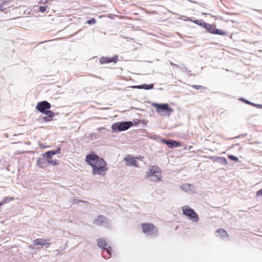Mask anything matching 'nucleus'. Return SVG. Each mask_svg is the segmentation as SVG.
<instances>
[{
    "instance_id": "f257e3e1",
    "label": "nucleus",
    "mask_w": 262,
    "mask_h": 262,
    "mask_svg": "<svg viewBox=\"0 0 262 262\" xmlns=\"http://www.w3.org/2000/svg\"><path fill=\"white\" fill-rule=\"evenodd\" d=\"M85 161L92 168L94 175L103 176L107 170L106 161L93 151L86 156Z\"/></svg>"
},
{
    "instance_id": "f03ea898",
    "label": "nucleus",
    "mask_w": 262,
    "mask_h": 262,
    "mask_svg": "<svg viewBox=\"0 0 262 262\" xmlns=\"http://www.w3.org/2000/svg\"><path fill=\"white\" fill-rule=\"evenodd\" d=\"M97 246L102 249L101 256L105 259H108L111 257L113 251L111 246H108L105 240L101 238L97 239Z\"/></svg>"
},
{
    "instance_id": "7ed1b4c3",
    "label": "nucleus",
    "mask_w": 262,
    "mask_h": 262,
    "mask_svg": "<svg viewBox=\"0 0 262 262\" xmlns=\"http://www.w3.org/2000/svg\"><path fill=\"white\" fill-rule=\"evenodd\" d=\"M152 106L156 108L158 113L162 116H169L173 110L167 103H152Z\"/></svg>"
},
{
    "instance_id": "20e7f679",
    "label": "nucleus",
    "mask_w": 262,
    "mask_h": 262,
    "mask_svg": "<svg viewBox=\"0 0 262 262\" xmlns=\"http://www.w3.org/2000/svg\"><path fill=\"white\" fill-rule=\"evenodd\" d=\"M133 125V123L132 121H123L121 122H117L113 123L111 126V128L113 132L119 133L127 130Z\"/></svg>"
},
{
    "instance_id": "39448f33",
    "label": "nucleus",
    "mask_w": 262,
    "mask_h": 262,
    "mask_svg": "<svg viewBox=\"0 0 262 262\" xmlns=\"http://www.w3.org/2000/svg\"><path fill=\"white\" fill-rule=\"evenodd\" d=\"M183 213L193 222H198L199 220L198 214L190 207L185 205L182 208Z\"/></svg>"
},
{
    "instance_id": "423d86ee",
    "label": "nucleus",
    "mask_w": 262,
    "mask_h": 262,
    "mask_svg": "<svg viewBox=\"0 0 262 262\" xmlns=\"http://www.w3.org/2000/svg\"><path fill=\"white\" fill-rule=\"evenodd\" d=\"M143 232L147 235L155 236L157 235V229L152 223H142L141 225Z\"/></svg>"
},
{
    "instance_id": "0eeeda50",
    "label": "nucleus",
    "mask_w": 262,
    "mask_h": 262,
    "mask_svg": "<svg viewBox=\"0 0 262 262\" xmlns=\"http://www.w3.org/2000/svg\"><path fill=\"white\" fill-rule=\"evenodd\" d=\"M147 174L148 177H154L158 181L162 178L161 169L156 165L150 166L149 167V172H147Z\"/></svg>"
},
{
    "instance_id": "6e6552de",
    "label": "nucleus",
    "mask_w": 262,
    "mask_h": 262,
    "mask_svg": "<svg viewBox=\"0 0 262 262\" xmlns=\"http://www.w3.org/2000/svg\"><path fill=\"white\" fill-rule=\"evenodd\" d=\"M51 107V104L46 100L38 102L36 106V109L42 114L48 112Z\"/></svg>"
},
{
    "instance_id": "1a4fd4ad",
    "label": "nucleus",
    "mask_w": 262,
    "mask_h": 262,
    "mask_svg": "<svg viewBox=\"0 0 262 262\" xmlns=\"http://www.w3.org/2000/svg\"><path fill=\"white\" fill-rule=\"evenodd\" d=\"M137 159V158L134 157L132 155L126 156L124 158L125 165L127 166H133L135 167H138L139 164L136 160Z\"/></svg>"
},
{
    "instance_id": "9d476101",
    "label": "nucleus",
    "mask_w": 262,
    "mask_h": 262,
    "mask_svg": "<svg viewBox=\"0 0 262 262\" xmlns=\"http://www.w3.org/2000/svg\"><path fill=\"white\" fill-rule=\"evenodd\" d=\"M41 158H38L36 161V164L38 167L40 168H45L49 165V163L48 160H49V157L43 155V153L42 154Z\"/></svg>"
},
{
    "instance_id": "9b49d317",
    "label": "nucleus",
    "mask_w": 262,
    "mask_h": 262,
    "mask_svg": "<svg viewBox=\"0 0 262 262\" xmlns=\"http://www.w3.org/2000/svg\"><path fill=\"white\" fill-rule=\"evenodd\" d=\"M161 142L166 144L169 148H173L179 147L181 145V143L172 139H162Z\"/></svg>"
},
{
    "instance_id": "f8f14e48",
    "label": "nucleus",
    "mask_w": 262,
    "mask_h": 262,
    "mask_svg": "<svg viewBox=\"0 0 262 262\" xmlns=\"http://www.w3.org/2000/svg\"><path fill=\"white\" fill-rule=\"evenodd\" d=\"M107 217L103 215L97 216L93 221V223L97 225L105 226L107 222Z\"/></svg>"
},
{
    "instance_id": "ddd939ff",
    "label": "nucleus",
    "mask_w": 262,
    "mask_h": 262,
    "mask_svg": "<svg viewBox=\"0 0 262 262\" xmlns=\"http://www.w3.org/2000/svg\"><path fill=\"white\" fill-rule=\"evenodd\" d=\"M208 158L223 165H227L228 164L227 160L224 157L209 156Z\"/></svg>"
},
{
    "instance_id": "4468645a",
    "label": "nucleus",
    "mask_w": 262,
    "mask_h": 262,
    "mask_svg": "<svg viewBox=\"0 0 262 262\" xmlns=\"http://www.w3.org/2000/svg\"><path fill=\"white\" fill-rule=\"evenodd\" d=\"M43 114L46 115L42 118V120L45 122H50L53 120L55 115V113L50 110Z\"/></svg>"
},
{
    "instance_id": "2eb2a0df",
    "label": "nucleus",
    "mask_w": 262,
    "mask_h": 262,
    "mask_svg": "<svg viewBox=\"0 0 262 262\" xmlns=\"http://www.w3.org/2000/svg\"><path fill=\"white\" fill-rule=\"evenodd\" d=\"M61 152V147L58 146L56 149L54 150H49L45 153L43 155L49 157V158H52L53 156L55 155L59 154Z\"/></svg>"
},
{
    "instance_id": "dca6fc26",
    "label": "nucleus",
    "mask_w": 262,
    "mask_h": 262,
    "mask_svg": "<svg viewBox=\"0 0 262 262\" xmlns=\"http://www.w3.org/2000/svg\"><path fill=\"white\" fill-rule=\"evenodd\" d=\"M33 243L36 246H43L47 245H50L49 239L43 238H37L34 240Z\"/></svg>"
},
{
    "instance_id": "f3484780",
    "label": "nucleus",
    "mask_w": 262,
    "mask_h": 262,
    "mask_svg": "<svg viewBox=\"0 0 262 262\" xmlns=\"http://www.w3.org/2000/svg\"><path fill=\"white\" fill-rule=\"evenodd\" d=\"M133 88L137 89H144L145 90H151L154 88V84L143 83L140 85H135Z\"/></svg>"
},
{
    "instance_id": "a211bd4d",
    "label": "nucleus",
    "mask_w": 262,
    "mask_h": 262,
    "mask_svg": "<svg viewBox=\"0 0 262 262\" xmlns=\"http://www.w3.org/2000/svg\"><path fill=\"white\" fill-rule=\"evenodd\" d=\"M180 188L187 192H192L193 189V186L190 184L185 183L180 185Z\"/></svg>"
},
{
    "instance_id": "6ab92c4d",
    "label": "nucleus",
    "mask_w": 262,
    "mask_h": 262,
    "mask_svg": "<svg viewBox=\"0 0 262 262\" xmlns=\"http://www.w3.org/2000/svg\"><path fill=\"white\" fill-rule=\"evenodd\" d=\"M216 236L222 237H226L228 235L227 232L223 229H219L216 231Z\"/></svg>"
},
{
    "instance_id": "aec40b11",
    "label": "nucleus",
    "mask_w": 262,
    "mask_h": 262,
    "mask_svg": "<svg viewBox=\"0 0 262 262\" xmlns=\"http://www.w3.org/2000/svg\"><path fill=\"white\" fill-rule=\"evenodd\" d=\"M204 28L205 29L207 32L212 34L214 33L213 31L214 28H213V26L210 24L206 23L204 26Z\"/></svg>"
},
{
    "instance_id": "412c9836",
    "label": "nucleus",
    "mask_w": 262,
    "mask_h": 262,
    "mask_svg": "<svg viewBox=\"0 0 262 262\" xmlns=\"http://www.w3.org/2000/svg\"><path fill=\"white\" fill-rule=\"evenodd\" d=\"M14 198L12 196H7L2 201H0V207L10 201L14 200Z\"/></svg>"
},
{
    "instance_id": "4be33fe9",
    "label": "nucleus",
    "mask_w": 262,
    "mask_h": 262,
    "mask_svg": "<svg viewBox=\"0 0 262 262\" xmlns=\"http://www.w3.org/2000/svg\"><path fill=\"white\" fill-rule=\"evenodd\" d=\"M99 62L101 64L111 63L110 57L102 56L100 58Z\"/></svg>"
},
{
    "instance_id": "5701e85b",
    "label": "nucleus",
    "mask_w": 262,
    "mask_h": 262,
    "mask_svg": "<svg viewBox=\"0 0 262 262\" xmlns=\"http://www.w3.org/2000/svg\"><path fill=\"white\" fill-rule=\"evenodd\" d=\"M193 22L194 24H196V25H199L200 26H201V27H202L203 28H204V25H205V23H206V22H205L202 19H196V20H193Z\"/></svg>"
},
{
    "instance_id": "b1692460",
    "label": "nucleus",
    "mask_w": 262,
    "mask_h": 262,
    "mask_svg": "<svg viewBox=\"0 0 262 262\" xmlns=\"http://www.w3.org/2000/svg\"><path fill=\"white\" fill-rule=\"evenodd\" d=\"M213 32L214 33H213V34H217L220 35H224L226 34L225 32L219 29L214 28Z\"/></svg>"
},
{
    "instance_id": "393cba45",
    "label": "nucleus",
    "mask_w": 262,
    "mask_h": 262,
    "mask_svg": "<svg viewBox=\"0 0 262 262\" xmlns=\"http://www.w3.org/2000/svg\"><path fill=\"white\" fill-rule=\"evenodd\" d=\"M49 160H48L47 162H48L49 163V165H51L52 166H55L59 164V161L58 160H53L52 158H49Z\"/></svg>"
},
{
    "instance_id": "a878e982",
    "label": "nucleus",
    "mask_w": 262,
    "mask_h": 262,
    "mask_svg": "<svg viewBox=\"0 0 262 262\" xmlns=\"http://www.w3.org/2000/svg\"><path fill=\"white\" fill-rule=\"evenodd\" d=\"M238 100L243 102H244L246 104H249L250 105H252L253 104V102L249 101L248 100L243 97H240Z\"/></svg>"
},
{
    "instance_id": "bb28decb",
    "label": "nucleus",
    "mask_w": 262,
    "mask_h": 262,
    "mask_svg": "<svg viewBox=\"0 0 262 262\" xmlns=\"http://www.w3.org/2000/svg\"><path fill=\"white\" fill-rule=\"evenodd\" d=\"M228 158L230 160H232L235 162H238L239 161V159L237 157H236L234 155H229L228 156Z\"/></svg>"
},
{
    "instance_id": "cd10ccee",
    "label": "nucleus",
    "mask_w": 262,
    "mask_h": 262,
    "mask_svg": "<svg viewBox=\"0 0 262 262\" xmlns=\"http://www.w3.org/2000/svg\"><path fill=\"white\" fill-rule=\"evenodd\" d=\"M190 86H191L192 88H193L197 90L206 89L205 87H204L202 85H190Z\"/></svg>"
},
{
    "instance_id": "c85d7f7f",
    "label": "nucleus",
    "mask_w": 262,
    "mask_h": 262,
    "mask_svg": "<svg viewBox=\"0 0 262 262\" xmlns=\"http://www.w3.org/2000/svg\"><path fill=\"white\" fill-rule=\"evenodd\" d=\"M86 23L90 25H94L96 23V19L94 18H91L87 20Z\"/></svg>"
},
{
    "instance_id": "c756f323",
    "label": "nucleus",
    "mask_w": 262,
    "mask_h": 262,
    "mask_svg": "<svg viewBox=\"0 0 262 262\" xmlns=\"http://www.w3.org/2000/svg\"><path fill=\"white\" fill-rule=\"evenodd\" d=\"M47 8H48L47 6L43 5V6H40L39 7L38 9H39V12L43 13L46 11Z\"/></svg>"
},
{
    "instance_id": "7c9ffc66",
    "label": "nucleus",
    "mask_w": 262,
    "mask_h": 262,
    "mask_svg": "<svg viewBox=\"0 0 262 262\" xmlns=\"http://www.w3.org/2000/svg\"><path fill=\"white\" fill-rule=\"evenodd\" d=\"M118 59V56L115 55L113 57H110L111 62L116 63Z\"/></svg>"
},
{
    "instance_id": "2f4dec72",
    "label": "nucleus",
    "mask_w": 262,
    "mask_h": 262,
    "mask_svg": "<svg viewBox=\"0 0 262 262\" xmlns=\"http://www.w3.org/2000/svg\"><path fill=\"white\" fill-rule=\"evenodd\" d=\"M54 0H45V1H44L45 5V6H46L47 5H51L52 4V2Z\"/></svg>"
},
{
    "instance_id": "473e14b6",
    "label": "nucleus",
    "mask_w": 262,
    "mask_h": 262,
    "mask_svg": "<svg viewBox=\"0 0 262 262\" xmlns=\"http://www.w3.org/2000/svg\"><path fill=\"white\" fill-rule=\"evenodd\" d=\"M252 106H255L258 108H262V104H256L253 102Z\"/></svg>"
},
{
    "instance_id": "72a5a7b5",
    "label": "nucleus",
    "mask_w": 262,
    "mask_h": 262,
    "mask_svg": "<svg viewBox=\"0 0 262 262\" xmlns=\"http://www.w3.org/2000/svg\"><path fill=\"white\" fill-rule=\"evenodd\" d=\"M140 122V120L136 119H135L133 120V123L134 125H137L139 124Z\"/></svg>"
},
{
    "instance_id": "f704fd0d",
    "label": "nucleus",
    "mask_w": 262,
    "mask_h": 262,
    "mask_svg": "<svg viewBox=\"0 0 262 262\" xmlns=\"http://www.w3.org/2000/svg\"><path fill=\"white\" fill-rule=\"evenodd\" d=\"M256 196H261L262 195V188L259 189L256 192Z\"/></svg>"
},
{
    "instance_id": "c9c22d12",
    "label": "nucleus",
    "mask_w": 262,
    "mask_h": 262,
    "mask_svg": "<svg viewBox=\"0 0 262 262\" xmlns=\"http://www.w3.org/2000/svg\"><path fill=\"white\" fill-rule=\"evenodd\" d=\"M140 122L144 125H146V124L148 122L147 120H140Z\"/></svg>"
},
{
    "instance_id": "e433bc0d",
    "label": "nucleus",
    "mask_w": 262,
    "mask_h": 262,
    "mask_svg": "<svg viewBox=\"0 0 262 262\" xmlns=\"http://www.w3.org/2000/svg\"><path fill=\"white\" fill-rule=\"evenodd\" d=\"M44 1L45 0H40L39 2V4L45 5Z\"/></svg>"
},
{
    "instance_id": "4c0bfd02",
    "label": "nucleus",
    "mask_w": 262,
    "mask_h": 262,
    "mask_svg": "<svg viewBox=\"0 0 262 262\" xmlns=\"http://www.w3.org/2000/svg\"><path fill=\"white\" fill-rule=\"evenodd\" d=\"M185 69H186V70L188 72V74H189V75H191V74H192V73H191V71L188 70V69H187V68H185Z\"/></svg>"
},
{
    "instance_id": "58836bf2",
    "label": "nucleus",
    "mask_w": 262,
    "mask_h": 262,
    "mask_svg": "<svg viewBox=\"0 0 262 262\" xmlns=\"http://www.w3.org/2000/svg\"><path fill=\"white\" fill-rule=\"evenodd\" d=\"M73 201H74V203H78V202H80L81 201L79 200H77V199H74L73 200Z\"/></svg>"
},
{
    "instance_id": "ea45409f",
    "label": "nucleus",
    "mask_w": 262,
    "mask_h": 262,
    "mask_svg": "<svg viewBox=\"0 0 262 262\" xmlns=\"http://www.w3.org/2000/svg\"><path fill=\"white\" fill-rule=\"evenodd\" d=\"M247 134H242V135H239V136H238V138H242V137H244V136H245Z\"/></svg>"
},
{
    "instance_id": "a19ab883",
    "label": "nucleus",
    "mask_w": 262,
    "mask_h": 262,
    "mask_svg": "<svg viewBox=\"0 0 262 262\" xmlns=\"http://www.w3.org/2000/svg\"><path fill=\"white\" fill-rule=\"evenodd\" d=\"M188 1H189L190 2L194 3V4H198V2H196V1H191V0H188Z\"/></svg>"
},
{
    "instance_id": "79ce46f5",
    "label": "nucleus",
    "mask_w": 262,
    "mask_h": 262,
    "mask_svg": "<svg viewBox=\"0 0 262 262\" xmlns=\"http://www.w3.org/2000/svg\"><path fill=\"white\" fill-rule=\"evenodd\" d=\"M170 63L171 66H176V67H178V66L177 64H176L174 63H173L172 62H170Z\"/></svg>"
},
{
    "instance_id": "37998d69",
    "label": "nucleus",
    "mask_w": 262,
    "mask_h": 262,
    "mask_svg": "<svg viewBox=\"0 0 262 262\" xmlns=\"http://www.w3.org/2000/svg\"><path fill=\"white\" fill-rule=\"evenodd\" d=\"M105 128L104 127H99L98 130H101V129H104Z\"/></svg>"
},
{
    "instance_id": "c03bdc74",
    "label": "nucleus",
    "mask_w": 262,
    "mask_h": 262,
    "mask_svg": "<svg viewBox=\"0 0 262 262\" xmlns=\"http://www.w3.org/2000/svg\"><path fill=\"white\" fill-rule=\"evenodd\" d=\"M1 9H3V10H2V11H4V8H3V7H2V4H1Z\"/></svg>"
},
{
    "instance_id": "a18cd8bd",
    "label": "nucleus",
    "mask_w": 262,
    "mask_h": 262,
    "mask_svg": "<svg viewBox=\"0 0 262 262\" xmlns=\"http://www.w3.org/2000/svg\"><path fill=\"white\" fill-rule=\"evenodd\" d=\"M0 10H3V9H1V5H0Z\"/></svg>"
},
{
    "instance_id": "49530a36",
    "label": "nucleus",
    "mask_w": 262,
    "mask_h": 262,
    "mask_svg": "<svg viewBox=\"0 0 262 262\" xmlns=\"http://www.w3.org/2000/svg\"><path fill=\"white\" fill-rule=\"evenodd\" d=\"M203 14H204V15H206L207 14L204 13H203Z\"/></svg>"
}]
</instances>
